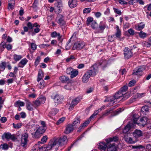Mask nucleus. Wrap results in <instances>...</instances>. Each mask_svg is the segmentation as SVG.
Wrapping results in <instances>:
<instances>
[{"instance_id": "1", "label": "nucleus", "mask_w": 151, "mask_h": 151, "mask_svg": "<svg viewBox=\"0 0 151 151\" xmlns=\"http://www.w3.org/2000/svg\"><path fill=\"white\" fill-rule=\"evenodd\" d=\"M50 141L51 143L50 145L53 146V150L57 151L59 146H62L67 143L68 139L67 136L64 135L57 138H53Z\"/></svg>"}, {"instance_id": "2", "label": "nucleus", "mask_w": 151, "mask_h": 151, "mask_svg": "<svg viewBox=\"0 0 151 151\" xmlns=\"http://www.w3.org/2000/svg\"><path fill=\"white\" fill-rule=\"evenodd\" d=\"M124 94V93H122L119 91L115 93L113 96L109 97L107 99V101L109 102L110 103L109 105H107V106H112L114 103H117V101H116V100L122 97Z\"/></svg>"}, {"instance_id": "3", "label": "nucleus", "mask_w": 151, "mask_h": 151, "mask_svg": "<svg viewBox=\"0 0 151 151\" xmlns=\"http://www.w3.org/2000/svg\"><path fill=\"white\" fill-rule=\"evenodd\" d=\"M129 48L127 47H125L124 49V58L126 59H128L132 57L133 55V53L132 50L137 47L133 45Z\"/></svg>"}, {"instance_id": "4", "label": "nucleus", "mask_w": 151, "mask_h": 151, "mask_svg": "<svg viewBox=\"0 0 151 151\" xmlns=\"http://www.w3.org/2000/svg\"><path fill=\"white\" fill-rule=\"evenodd\" d=\"M45 131V129L43 127H39L34 132L32 133V137L35 139L40 138Z\"/></svg>"}, {"instance_id": "5", "label": "nucleus", "mask_w": 151, "mask_h": 151, "mask_svg": "<svg viewBox=\"0 0 151 151\" xmlns=\"http://www.w3.org/2000/svg\"><path fill=\"white\" fill-rule=\"evenodd\" d=\"M109 28L106 23L104 21H101L99 23V27L98 28V31L96 32L97 33H103L105 28Z\"/></svg>"}, {"instance_id": "6", "label": "nucleus", "mask_w": 151, "mask_h": 151, "mask_svg": "<svg viewBox=\"0 0 151 151\" xmlns=\"http://www.w3.org/2000/svg\"><path fill=\"white\" fill-rule=\"evenodd\" d=\"M2 138L3 139H5L8 141L10 139L14 141L16 139L14 134H11L9 132L4 133L2 136Z\"/></svg>"}, {"instance_id": "7", "label": "nucleus", "mask_w": 151, "mask_h": 151, "mask_svg": "<svg viewBox=\"0 0 151 151\" xmlns=\"http://www.w3.org/2000/svg\"><path fill=\"white\" fill-rule=\"evenodd\" d=\"M81 99V97H78L73 99L69 107V110H72L74 107L79 102Z\"/></svg>"}, {"instance_id": "8", "label": "nucleus", "mask_w": 151, "mask_h": 151, "mask_svg": "<svg viewBox=\"0 0 151 151\" xmlns=\"http://www.w3.org/2000/svg\"><path fill=\"white\" fill-rule=\"evenodd\" d=\"M28 134L27 133H24L22 134L21 138V145L25 147L28 141Z\"/></svg>"}, {"instance_id": "9", "label": "nucleus", "mask_w": 151, "mask_h": 151, "mask_svg": "<svg viewBox=\"0 0 151 151\" xmlns=\"http://www.w3.org/2000/svg\"><path fill=\"white\" fill-rule=\"evenodd\" d=\"M52 98L53 99L54 103H56L55 104V105L57 106L58 104L61 103L63 100V97L62 96L56 94L54 97L52 96Z\"/></svg>"}, {"instance_id": "10", "label": "nucleus", "mask_w": 151, "mask_h": 151, "mask_svg": "<svg viewBox=\"0 0 151 151\" xmlns=\"http://www.w3.org/2000/svg\"><path fill=\"white\" fill-rule=\"evenodd\" d=\"M85 46V44L83 42H75L73 47V50H81Z\"/></svg>"}, {"instance_id": "11", "label": "nucleus", "mask_w": 151, "mask_h": 151, "mask_svg": "<svg viewBox=\"0 0 151 151\" xmlns=\"http://www.w3.org/2000/svg\"><path fill=\"white\" fill-rule=\"evenodd\" d=\"M57 23L61 27H62L65 25V22L64 20V17L61 15L58 16L57 17Z\"/></svg>"}, {"instance_id": "12", "label": "nucleus", "mask_w": 151, "mask_h": 151, "mask_svg": "<svg viewBox=\"0 0 151 151\" xmlns=\"http://www.w3.org/2000/svg\"><path fill=\"white\" fill-rule=\"evenodd\" d=\"M50 141H49L48 145L46 146L44 145L40 148V151H49V150L51 151H56V150H53L52 146L50 145Z\"/></svg>"}, {"instance_id": "13", "label": "nucleus", "mask_w": 151, "mask_h": 151, "mask_svg": "<svg viewBox=\"0 0 151 151\" xmlns=\"http://www.w3.org/2000/svg\"><path fill=\"white\" fill-rule=\"evenodd\" d=\"M92 72L91 71H88L83 76L82 79L83 83H86L87 82L90 77L91 76Z\"/></svg>"}, {"instance_id": "14", "label": "nucleus", "mask_w": 151, "mask_h": 151, "mask_svg": "<svg viewBox=\"0 0 151 151\" xmlns=\"http://www.w3.org/2000/svg\"><path fill=\"white\" fill-rule=\"evenodd\" d=\"M133 135L136 139L140 137L143 135L142 132L139 130L135 129L133 132Z\"/></svg>"}, {"instance_id": "15", "label": "nucleus", "mask_w": 151, "mask_h": 151, "mask_svg": "<svg viewBox=\"0 0 151 151\" xmlns=\"http://www.w3.org/2000/svg\"><path fill=\"white\" fill-rule=\"evenodd\" d=\"M73 129V126L71 124H68L66 126L64 133L65 134H68L72 132Z\"/></svg>"}, {"instance_id": "16", "label": "nucleus", "mask_w": 151, "mask_h": 151, "mask_svg": "<svg viewBox=\"0 0 151 151\" xmlns=\"http://www.w3.org/2000/svg\"><path fill=\"white\" fill-rule=\"evenodd\" d=\"M147 121V118L145 117H143L140 119L139 123H138V124L140 126L144 127L146 124Z\"/></svg>"}, {"instance_id": "17", "label": "nucleus", "mask_w": 151, "mask_h": 151, "mask_svg": "<svg viewBox=\"0 0 151 151\" xmlns=\"http://www.w3.org/2000/svg\"><path fill=\"white\" fill-rule=\"evenodd\" d=\"M91 119L89 118L87 121L81 124V125L79 127L78 131L80 132L81 129L84 128L87 126L89 123L90 121H91Z\"/></svg>"}, {"instance_id": "18", "label": "nucleus", "mask_w": 151, "mask_h": 151, "mask_svg": "<svg viewBox=\"0 0 151 151\" xmlns=\"http://www.w3.org/2000/svg\"><path fill=\"white\" fill-rule=\"evenodd\" d=\"M68 4L70 8H73L77 5V0H69Z\"/></svg>"}, {"instance_id": "19", "label": "nucleus", "mask_w": 151, "mask_h": 151, "mask_svg": "<svg viewBox=\"0 0 151 151\" xmlns=\"http://www.w3.org/2000/svg\"><path fill=\"white\" fill-rule=\"evenodd\" d=\"M116 32L114 35V36H115L116 37V38L119 39V40H120V38L122 35L121 30L119 29V27L118 26H116Z\"/></svg>"}, {"instance_id": "20", "label": "nucleus", "mask_w": 151, "mask_h": 151, "mask_svg": "<svg viewBox=\"0 0 151 151\" xmlns=\"http://www.w3.org/2000/svg\"><path fill=\"white\" fill-rule=\"evenodd\" d=\"M117 147L114 143L109 145L107 147L108 151H117Z\"/></svg>"}, {"instance_id": "21", "label": "nucleus", "mask_w": 151, "mask_h": 151, "mask_svg": "<svg viewBox=\"0 0 151 151\" xmlns=\"http://www.w3.org/2000/svg\"><path fill=\"white\" fill-rule=\"evenodd\" d=\"M28 61V60L26 58L22 59L18 64V67L23 68L27 64Z\"/></svg>"}, {"instance_id": "22", "label": "nucleus", "mask_w": 151, "mask_h": 151, "mask_svg": "<svg viewBox=\"0 0 151 151\" xmlns=\"http://www.w3.org/2000/svg\"><path fill=\"white\" fill-rule=\"evenodd\" d=\"M51 36L52 37H58V39L60 42L62 41L61 36L60 35V34L59 33H57L56 31L52 32L51 34Z\"/></svg>"}, {"instance_id": "23", "label": "nucleus", "mask_w": 151, "mask_h": 151, "mask_svg": "<svg viewBox=\"0 0 151 151\" xmlns=\"http://www.w3.org/2000/svg\"><path fill=\"white\" fill-rule=\"evenodd\" d=\"M118 140V138L117 137L115 136L112 137H110L109 138L106 139V141L107 144L112 142H116Z\"/></svg>"}, {"instance_id": "24", "label": "nucleus", "mask_w": 151, "mask_h": 151, "mask_svg": "<svg viewBox=\"0 0 151 151\" xmlns=\"http://www.w3.org/2000/svg\"><path fill=\"white\" fill-rule=\"evenodd\" d=\"M107 147L106 144L104 142H101L99 143V148L101 151H105Z\"/></svg>"}, {"instance_id": "25", "label": "nucleus", "mask_w": 151, "mask_h": 151, "mask_svg": "<svg viewBox=\"0 0 151 151\" xmlns=\"http://www.w3.org/2000/svg\"><path fill=\"white\" fill-rule=\"evenodd\" d=\"M81 120V119L80 118L76 117L75 119L71 125L73 127L77 126L80 124Z\"/></svg>"}, {"instance_id": "26", "label": "nucleus", "mask_w": 151, "mask_h": 151, "mask_svg": "<svg viewBox=\"0 0 151 151\" xmlns=\"http://www.w3.org/2000/svg\"><path fill=\"white\" fill-rule=\"evenodd\" d=\"M111 114V116H113V111L111 109H109L106 110L105 112L103 114L102 116L104 117L109 115V114Z\"/></svg>"}, {"instance_id": "27", "label": "nucleus", "mask_w": 151, "mask_h": 151, "mask_svg": "<svg viewBox=\"0 0 151 151\" xmlns=\"http://www.w3.org/2000/svg\"><path fill=\"white\" fill-rule=\"evenodd\" d=\"M145 24L143 22L139 23L137 26H135V29L138 31H140L143 29L145 27Z\"/></svg>"}, {"instance_id": "28", "label": "nucleus", "mask_w": 151, "mask_h": 151, "mask_svg": "<svg viewBox=\"0 0 151 151\" xmlns=\"http://www.w3.org/2000/svg\"><path fill=\"white\" fill-rule=\"evenodd\" d=\"M59 79L62 83H67L69 81V78L65 76H63L60 77Z\"/></svg>"}, {"instance_id": "29", "label": "nucleus", "mask_w": 151, "mask_h": 151, "mask_svg": "<svg viewBox=\"0 0 151 151\" xmlns=\"http://www.w3.org/2000/svg\"><path fill=\"white\" fill-rule=\"evenodd\" d=\"M143 70V68L141 67H139L137 69V70L133 73V74L138 76L141 75L142 74V71Z\"/></svg>"}, {"instance_id": "30", "label": "nucleus", "mask_w": 151, "mask_h": 151, "mask_svg": "<svg viewBox=\"0 0 151 151\" xmlns=\"http://www.w3.org/2000/svg\"><path fill=\"white\" fill-rule=\"evenodd\" d=\"M139 37L142 39H144L146 38L148 36V34L145 32H143L141 30L139 32L137 33Z\"/></svg>"}, {"instance_id": "31", "label": "nucleus", "mask_w": 151, "mask_h": 151, "mask_svg": "<svg viewBox=\"0 0 151 151\" xmlns=\"http://www.w3.org/2000/svg\"><path fill=\"white\" fill-rule=\"evenodd\" d=\"M131 129V126L129 124H127L124 128L123 132L124 133L128 134Z\"/></svg>"}, {"instance_id": "32", "label": "nucleus", "mask_w": 151, "mask_h": 151, "mask_svg": "<svg viewBox=\"0 0 151 151\" xmlns=\"http://www.w3.org/2000/svg\"><path fill=\"white\" fill-rule=\"evenodd\" d=\"M124 138L126 141L129 143L133 144L135 142L132 139L131 137H129L125 136Z\"/></svg>"}, {"instance_id": "33", "label": "nucleus", "mask_w": 151, "mask_h": 151, "mask_svg": "<svg viewBox=\"0 0 151 151\" xmlns=\"http://www.w3.org/2000/svg\"><path fill=\"white\" fill-rule=\"evenodd\" d=\"M13 57L14 59L16 61H19L23 58L22 55H18L15 54L13 55Z\"/></svg>"}, {"instance_id": "34", "label": "nucleus", "mask_w": 151, "mask_h": 151, "mask_svg": "<svg viewBox=\"0 0 151 151\" xmlns=\"http://www.w3.org/2000/svg\"><path fill=\"white\" fill-rule=\"evenodd\" d=\"M58 110L56 109H53L50 112L49 116H50L55 115L58 112Z\"/></svg>"}, {"instance_id": "35", "label": "nucleus", "mask_w": 151, "mask_h": 151, "mask_svg": "<svg viewBox=\"0 0 151 151\" xmlns=\"http://www.w3.org/2000/svg\"><path fill=\"white\" fill-rule=\"evenodd\" d=\"M107 62L106 60H101L99 63L100 65L103 69L107 66Z\"/></svg>"}, {"instance_id": "36", "label": "nucleus", "mask_w": 151, "mask_h": 151, "mask_svg": "<svg viewBox=\"0 0 151 151\" xmlns=\"http://www.w3.org/2000/svg\"><path fill=\"white\" fill-rule=\"evenodd\" d=\"M78 72L76 69H73L72 72L70 74V77L71 78H73L76 77L78 74Z\"/></svg>"}, {"instance_id": "37", "label": "nucleus", "mask_w": 151, "mask_h": 151, "mask_svg": "<svg viewBox=\"0 0 151 151\" xmlns=\"http://www.w3.org/2000/svg\"><path fill=\"white\" fill-rule=\"evenodd\" d=\"M24 105V103L22 101H18L14 103V106L16 107H18L19 106H23Z\"/></svg>"}, {"instance_id": "38", "label": "nucleus", "mask_w": 151, "mask_h": 151, "mask_svg": "<svg viewBox=\"0 0 151 151\" xmlns=\"http://www.w3.org/2000/svg\"><path fill=\"white\" fill-rule=\"evenodd\" d=\"M26 106L27 109L29 111H32L33 110V108L31 104V103L29 102H27L26 104Z\"/></svg>"}, {"instance_id": "39", "label": "nucleus", "mask_w": 151, "mask_h": 151, "mask_svg": "<svg viewBox=\"0 0 151 151\" xmlns=\"http://www.w3.org/2000/svg\"><path fill=\"white\" fill-rule=\"evenodd\" d=\"M91 28L93 29H97L98 31V24L95 21L91 23Z\"/></svg>"}, {"instance_id": "40", "label": "nucleus", "mask_w": 151, "mask_h": 151, "mask_svg": "<svg viewBox=\"0 0 151 151\" xmlns=\"http://www.w3.org/2000/svg\"><path fill=\"white\" fill-rule=\"evenodd\" d=\"M43 74L42 71H39L38 72V78H37V81L39 82L41 80H43Z\"/></svg>"}, {"instance_id": "41", "label": "nucleus", "mask_w": 151, "mask_h": 151, "mask_svg": "<svg viewBox=\"0 0 151 151\" xmlns=\"http://www.w3.org/2000/svg\"><path fill=\"white\" fill-rule=\"evenodd\" d=\"M102 110V109L101 108L95 111L93 114L89 117V118L91 119H92L94 118L95 116L100 111H101Z\"/></svg>"}, {"instance_id": "42", "label": "nucleus", "mask_w": 151, "mask_h": 151, "mask_svg": "<svg viewBox=\"0 0 151 151\" xmlns=\"http://www.w3.org/2000/svg\"><path fill=\"white\" fill-rule=\"evenodd\" d=\"M48 137L46 135L44 136L41 139L40 142H39V143L44 144L45 143L47 140Z\"/></svg>"}, {"instance_id": "43", "label": "nucleus", "mask_w": 151, "mask_h": 151, "mask_svg": "<svg viewBox=\"0 0 151 151\" xmlns=\"http://www.w3.org/2000/svg\"><path fill=\"white\" fill-rule=\"evenodd\" d=\"M6 65L5 62H2L0 63V70L3 71L5 68Z\"/></svg>"}, {"instance_id": "44", "label": "nucleus", "mask_w": 151, "mask_h": 151, "mask_svg": "<svg viewBox=\"0 0 151 151\" xmlns=\"http://www.w3.org/2000/svg\"><path fill=\"white\" fill-rule=\"evenodd\" d=\"M38 100L40 101V103L41 104H44L46 100L45 98L43 96H40L39 98H37Z\"/></svg>"}, {"instance_id": "45", "label": "nucleus", "mask_w": 151, "mask_h": 151, "mask_svg": "<svg viewBox=\"0 0 151 151\" xmlns=\"http://www.w3.org/2000/svg\"><path fill=\"white\" fill-rule=\"evenodd\" d=\"M0 148L4 150H7L8 149L9 147L6 143L1 144L0 146Z\"/></svg>"}, {"instance_id": "46", "label": "nucleus", "mask_w": 151, "mask_h": 151, "mask_svg": "<svg viewBox=\"0 0 151 151\" xmlns=\"http://www.w3.org/2000/svg\"><path fill=\"white\" fill-rule=\"evenodd\" d=\"M88 71H91L92 72L91 76H95L98 72L97 68L96 69L93 68V70H89Z\"/></svg>"}, {"instance_id": "47", "label": "nucleus", "mask_w": 151, "mask_h": 151, "mask_svg": "<svg viewBox=\"0 0 151 151\" xmlns=\"http://www.w3.org/2000/svg\"><path fill=\"white\" fill-rule=\"evenodd\" d=\"M142 44L143 46L146 47H150L151 45V43L150 42H148L146 41L143 42L142 43Z\"/></svg>"}, {"instance_id": "48", "label": "nucleus", "mask_w": 151, "mask_h": 151, "mask_svg": "<svg viewBox=\"0 0 151 151\" xmlns=\"http://www.w3.org/2000/svg\"><path fill=\"white\" fill-rule=\"evenodd\" d=\"M33 103L35 107L39 106L41 104L40 102V101H39L37 99L36 100L33 102Z\"/></svg>"}, {"instance_id": "49", "label": "nucleus", "mask_w": 151, "mask_h": 151, "mask_svg": "<svg viewBox=\"0 0 151 151\" xmlns=\"http://www.w3.org/2000/svg\"><path fill=\"white\" fill-rule=\"evenodd\" d=\"M40 88H43L45 86V83L43 80H42L40 81Z\"/></svg>"}, {"instance_id": "50", "label": "nucleus", "mask_w": 151, "mask_h": 151, "mask_svg": "<svg viewBox=\"0 0 151 151\" xmlns=\"http://www.w3.org/2000/svg\"><path fill=\"white\" fill-rule=\"evenodd\" d=\"M94 21L93 20V18L89 17L87 20L86 24L87 25H88L90 24V23H92V22Z\"/></svg>"}, {"instance_id": "51", "label": "nucleus", "mask_w": 151, "mask_h": 151, "mask_svg": "<svg viewBox=\"0 0 151 151\" xmlns=\"http://www.w3.org/2000/svg\"><path fill=\"white\" fill-rule=\"evenodd\" d=\"M40 148L38 145H35L30 151H37L39 149H40Z\"/></svg>"}, {"instance_id": "52", "label": "nucleus", "mask_w": 151, "mask_h": 151, "mask_svg": "<svg viewBox=\"0 0 151 151\" xmlns=\"http://www.w3.org/2000/svg\"><path fill=\"white\" fill-rule=\"evenodd\" d=\"M13 127L15 129H18L20 128L22 125L21 123H18L17 124H15L14 123H13Z\"/></svg>"}, {"instance_id": "53", "label": "nucleus", "mask_w": 151, "mask_h": 151, "mask_svg": "<svg viewBox=\"0 0 151 151\" xmlns=\"http://www.w3.org/2000/svg\"><path fill=\"white\" fill-rule=\"evenodd\" d=\"M91 8H87L84 9L83 11L84 14H87L91 12Z\"/></svg>"}, {"instance_id": "54", "label": "nucleus", "mask_w": 151, "mask_h": 151, "mask_svg": "<svg viewBox=\"0 0 151 151\" xmlns=\"http://www.w3.org/2000/svg\"><path fill=\"white\" fill-rule=\"evenodd\" d=\"M40 56L38 57L36 59L35 63V65L36 66L40 63Z\"/></svg>"}, {"instance_id": "55", "label": "nucleus", "mask_w": 151, "mask_h": 151, "mask_svg": "<svg viewBox=\"0 0 151 151\" xmlns=\"http://www.w3.org/2000/svg\"><path fill=\"white\" fill-rule=\"evenodd\" d=\"M121 108H119V109H118L116 110L115 111H113V116H115L119 114L120 113L122 112L121 111Z\"/></svg>"}, {"instance_id": "56", "label": "nucleus", "mask_w": 151, "mask_h": 151, "mask_svg": "<svg viewBox=\"0 0 151 151\" xmlns=\"http://www.w3.org/2000/svg\"><path fill=\"white\" fill-rule=\"evenodd\" d=\"M114 35H109L108 37V41L110 42H111L114 41L115 39L114 38Z\"/></svg>"}, {"instance_id": "57", "label": "nucleus", "mask_w": 151, "mask_h": 151, "mask_svg": "<svg viewBox=\"0 0 151 151\" xmlns=\"http://www.w3.org/2000/svg\"><path fill=\"white\" fill-rule=\"evenodd\" d=\"M65 118L64 117H62L59 119L56 122L57 125H59L62 123L64 121Z\"/></svg>"}, {"instance_id": "58", "label": "nucleus", "mask_w": 151, "mask_h": 151, "mask_svg": "<svg viewBox=\"0 0 151 151\" xmlns=\"http://www.w3.org/2000/svg\"><path fill=\"white\" fill-rule=\"evenodd\" d=\"M113 9L114 12L115 13L119 15H121L122 14V12L121 11L119 10V9H117L115 8H113Z\"/></svg>"}, {"instance_id": "59", "label": "nucleus", "mask_w": 151, "mask_h": 151, "mask_svg": "<svg viewBox=\"0 0 151 151\" xmlns=\"http://www.w3.org/2000/svg\"><path fill=\"white\" fill-rule=\"evenodd\" d=\"M148 110V107L147 106H143L141 109V111L143 112L145 111H147Z\"/></svg>"}, {"instance_id": "60", "label": "nucleus", "mask_w": 151, "mask_h": 151, "mask_svg": "<svg viewBox=\"0 0 151 151\" xmlns=\"http://www.w3.org/2000/svg\"><path fill=\"white\" fill-rule=\"evenodd\" d=\"M128 89V87L127 86H124L121 88V90L120 91L122 93L125 92Z\"/></svg>"}, {"instance_id": "61", "label": "nucleus", "mask_w": 151, "mask_h": 151, "mask_svg": "<svg viewBox=\"0 0 151 151\" xmlns=\"http://www.w3.org/2000/svg\"><path fill=\"white\" fill-rule=\"evenodd\" d=\"M73 69L72 68H69L66 70V73L68 74H71Z\"/></svg>"}, {"instance_id": "62", "label": "nucleus", "mask_w": 151, "mask_h": 151, "mask_svg": "<svg viewBox=\"0 0 151 151\" xmlns=\"http://www.w3.org/2000/svg\"><path fill=\"white\" fill-rule=\"evenodd\" d=\"M72 86L70 84H67L64 86V88L66 89L70 90L72 88Z\"/></svg>"}, {"instance_id": "63", "label": "nucleus", "mask_w": 151, "mask_h": 151, "mask_svg": "<svg viewBox=\"0 0 151 151\" xmlns=\"http://www.w3.org/2000/svg\"><path fill=\"white\" fill-rule=\"evenodd\" d=\"M75 59V57L73 55H71L66 60L67 62H70L71 60Z\"/></svg>"}, {"instance_id": "64", "label": "nucleus", "mask_w": 151, "mask_h": 151, "mask_svg": "<svg viewBox=\"0 0 151 151\" xmlns=\"http://www.w3.org/2000/svg\"><path fill=\"white\" fill-rule=\"evenodd\" d=\"M31 47L33 50H35L37 48V45L34 43H32L31 44Z\"/></svg>"}]
</instances>
